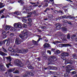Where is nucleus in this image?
Wrapping results in <instances>:
<instances>
[{"label": "nucleus", "instance_id": "f257e3e1", "mask_svg": "<svg viewBox=\"0 0 77 77\" xmlns=\"http://www.w3.org/2000/svg\"><path fill=\"white\" fill-rule=\"evenodd\" d=\"M28 35V31L26 29H24L23 31V33L22 34H20L19 35V36L21 38V39H24V38H26L27 37V35Z\"/></svg>", "mask_w": 77, "mask_h": 77}, {"label": "nucleus", "instance_id": "f03ea898", "mask_svg": "<svg viewBox=\"0 0 77 77\" xmlns=\"http://www.w3.org/2000/svg\"><path fill=\"white\" fill-rule=\"evenodd\" d=\"M14 64L17 66L20 67H23L24 66V65L21 62L20 60H14Z\"/></svg>", "mask_w": 77, "mask_h": 77}, {"label": "nucleus", "instance_id": "7ed1b4c3", "mask_svg": "<svg viewBox=\"0 0 77 77\" xmlns=\"http://www.w3.org/2000/svg\"><path fill=\"white\" fill-rule=\"evenodd\" d=\"M33 70H32L30 72L29 71L27 72L26 73H24L23 74V77H26L29 76V75L31 76H33L34 75L33 73Z\"/></svg>", "mask_w": 77, "mask_h": 77}, {"label": "nucleus", "instance_id": "20e7f679", "mask_svg": "<svg viewBox=\"0 0 77 77\" xmlns=\"http://www.w3.org/2000/svg\"><path fill=\"white\" fill-rule=\"evenodd\" d=\"M57 59L55 56H52L50 58V59L49 60V62L50 63H53V62L54 60H56Z\"/></svg>", "mask_w": 77, "mask_h": 77}, {"label": "nucleus", "instance_id": "39448f33", "mask_svg": "<svg viewBox=\"0 0 77 77\" xmlns=\"http://www.w3.org/2000/svg\"><path fill=\"white\" fill-rule=\"evenodd\" d=\"M14 26L15 28H21V24L20 23H16L14 24Z\"/></svg>", "mask_w": 77, "mask_h": 77}, {"label": "nucleus", "instance_id": "423d86ee", "mask_svg": "<svg viewBox=\"0 0 77 77\" xmlns=\"http://www.w3.org/2000/svg\"><path fill=\"white\" fill-rule=\"evenodd\" d=\"M21 39H20V38H17L15 40V44H17V45H19V44H21Z\"/></svg>", "mask_w": 77, "mask_h": 77}, {"label": "nucleus", "instance_id": "0eeeda50", "mask_svg": "<svg viewBox=\"0 0 77 77\" xmlns=\"http://www.w3.org/2000/svg\"><path fill=\"white\" fill-rule=\"evenodd\" d=\"M26 18H27V17H24L23 18V19L22 20V21L23 23H27L29 26H31V23L28 22L27 23V20Z\"/></svg>", "mask_w": 77, "mask_h": 77}, {"label": "nucleus", "instance_id": "6e6552de", "mask_svg": "<svg viewBox=\"0 0 77 77\" xmlns=\"http://www.w3.org/2000/svg\"><path fill=\"white\" fill-rule=\"evenodd\" d=\"M48 3V1H44L43 2V8L47 7V6H48V3Z\"/></svg>", "mask_w": 77, "mask_h": 77}, {"label": "nucleus", "instance_id": "1a4fd4ad", "mask_svg": "<svg viewBox=\"0 0 77 77\" xmlns=\"http://www.w3.org/2000/svg\"><path fill=\"white\" fill-rule=\"evenodd\" d=\"M70 65H69L67 66V69H66V72H68L69 73V72H70V71H71V70L73 69H69V68H70L71 67H70Z\"/></svg>", "mask_w": 77, "mask_h": 77}, {"label": "nucleus", "instance_id": "9d476101", "mask_svg": "<svg viewBox=\"0 0 77 77\" xmlns=\"http://www.w3.org/2000/svg\"><path fill=\"white\" fill-rule=\"evenodd\" d=\"M68 46H70V45L69 44H60L59 45V47H68Z\"/></svg>", "mask_w": 77, "mask_h": 77}, {"label": "nucleus", "instance_id": "9b49d317", "mask_svg": "<svg viewBox=\"0 0 77 77\" xmlns=\"http://www.w3.org/2000/svg\"><path fill=\"white\" fill-rule=\"evenodd\" d=\"M73 63V61L72 60H65V63L66 64V63H70L71 64Z\"/></svg>", "mask_w": 77, "mask_h": 77}, {"label": "nucleus", "instance_id": "f8f14e48", "mask_svg": "<svg viewBox=\"0 0 77 77\" xmlns=\"http://www.w3.org/2000/svg\"><path fill=\"white\" fill-rule=\"evenodd\" d=\"M61 55L62 56H64V57H66V56H69V53L64 52L61 54Z\"/></svg>", "mask_w": 77, "mask_h": 77}, {"label": "nucleus", "instance_id": "ddd939ff", "mask_svg": "<svg viewBox=\"0 0 77 77\" xmlns=\"http://www.w3.org/2000/svg\"><path fill=\"white\" fill-rule=\"evenodd\" d=\"M6 68L3 66L0 65V71H5Z\"/></svg>", "mask_w": 77, "mask_h": 77}, {"label": "nucleus", "instance_id": "4468645a", "mask_svg": "<svg viewBox=\"0 0 77 77\" xmlns=\"http://www.w3.org/2000/svg\"><path fill=\"white\" fill-rule=\"evenodd\" d=\"M61 26H62V25L60 23H57V24H56V26L57 29H60Z\"/></svg>", "mask_w": 77, "mask_h": 77}, {"label": "nucleus", "instance_id": "2eb2a0df", "mask_svg": "<svg viewBox=\"0 0 77 77\" xmlns=\"http://www.w3.org/2000/svg\"><path fill=\"white\" fill-rule=\"evenodd\" d=\"M62 18H67V17H66V16H61L59 18H56V20L57 21V20H60L62 19Z\"/></svg>", "mask_w": 77, "mask_h": 77}, {"label": "nucleus", "instance_id": "dca6fc26", "mask_svg": "<svg viewBox=\"0 0 77 77\" xmlns=\"http://www.w3.org/2000/svg\"><path fill=\"white\" fill-rule=\"evenodd\" d=\"M11 26L8 25L6 26V27L5 28V30L6 31L8 30H9V29H11Z\"/></svg>", "mask_w": 77, "mask_h": 77}, {"label": "nucleus", "instance_id": "f3484780", "mask_svg": "<svg viewBox=\"0 0 77 77\" xmlns=\"http://www.w3.org/2000/svg\"><path fill=\"white\" fill-rule=\"evenodd\" d=\"M44 46L45 48H46L47 47H50V44L47 43H46L44 45Z\"/></svg>", "mask_w": 77, "mask_h": 77}, {"label": "nucleus", "instance_id": "a211bd4d", "mask_svg": "<svg viewBox=\"0 0 77 77\" xmlns=\"http://www.w3.org/2000/svg\"><path fill=\"white\" fill-rule=\"evenodd\" d=\"M0 54L2 56H6L7 54H6L1 51H0Z\"/></svg>", "mask_w": 77, "mask_h": 77}, {"label": "nucleus", "instance_id": "6ab92c4d", "mask_svg": "<svg viewBox=\"0 0 77 77\" xmlns=\"http://www.w3.org/2000/svg\"><path fill=\"white\" fill-rule=\"evenodd\" d=\"M8 51H11V52H15L14 50L12 48V47H9Z\"/></svg>", "mask_w": 77, "mask_h": 77}, {"label": "nucleus", "instance_id": "aec40b11", "mask_svg": "<svg viewBox=\"0 0 77 77\" xmlns=\"http://www.w3.org/2000/svg\"><path fill=\"white\" fill-rule=\"evenodd\" d=\"M10 45V38H8L7 41L6 45H7V46H8V45Z\"/></svg>", "mask_w": 77, "mask_h": 77}, {"label": "nucleus", "instance_id": "412c9836", "mask_svg": "<svg viewBox=\"0 0 77 77\" xmlns=\"http://www.w3.org/2000/svg\"><path fill=\"white\" fill-rule=\"evenodd\" d=\"M5 58H6V59L7 60L9 61V62H11L12 60L10 56H9L8 57H6Z\"/></svg>", "mask_w": 77, "mask_h": 77}, {"label": "nucleus", "instance_id": "4be33fe9", "mask_svg": "<svg viewBox=\"0 0 77 77\" xmlns=\"http://www.w3.org/2000/svg\"><path fill=\"white\" fill-rule=\"evenodd\" d=\"M10 29H11L10 30V32H14V31L15 30V29L12 26H11Z\"/></svg>", "mask_w": 77, "mask_h": 77}, {"label": "nucleus", "instance_id": "5701e85b", "mask_svg": "<svg viewBox=\"0 0 77 77\" xmlns=\"http://www.w3.org/2000/svg\"><path fill=\"white\" fill-rule=\"evenodd\" d=\"M15 68L12 69H9L8 70V72H12L13 71H15Z\"/></svg>", "mask_w": 77, "mask_h": 77}, {"label": "nucleus", "instance_id": "b1692460", "mask_svg": "<svg viewBox=\"0 0 77 77\" xmlns=\"http://www.w3.org/2000/svg\"><path fill=\"white\" fill-rule=\"evenodd\" d=\"M66 18H68L70 19V20H72L73 18H74L73 17H71L70 16H67V15H66Z\"/></svg>", "mask_w": 77, "mask_h": 77}, {"label": "nucleus", "instance_id": "393cba45", "mask_svg": "<svg viewBox=\"0 0 77 77\" xmlns=\"http://www.w3.org/2000/svg\"><path fill=\"white\" fill-rule=\"evenodd\" d=\"M14 14H16L17 15H19L21 14V13L19 11H16L14 13Z\"/></svg>", "mask_w": 77, "mask_h": 77}, {"label": "nucleus", "instance_id": "a878e982", "mask_svg": "<svg viewBox=\"0 0 77 77\" xmlns=\"http://www.w3.org/2000/svg\"><path fill=\"white\" fill-rule=\"evenodd\" d=\"M57 34L58 35L60 36H62L63 34L61 32H58L57 33Z\"/></svg>", "mask_w": 77, "mask_h": 77}, {"label": "nucleus", "instance_id": "bb28decb", "mask_svg": "<svg viewBox=\"0 0 77 77\" xmlns=\"http://www.w3.org/2000/svg\"><path fill=\"white\" fill-rule=\"evenodd\" d=\"M28 51L27 49H22V53H26Z\"/></svg>", "mask_w": 77, "mask_h": 77}, {"label": "nucleus", "instance_id": "cd10ccee", "mask_svg": "<svg viewBox=\"0 0 77 77\" xmlns=\"http://www.w3.org/2000/svg\"><path fill=\"white\" fill-rule=\"evenodd\" d=\"M32 42L33 44L34 45H38V42L36 41H35L33 40L32 41Z\"/></svg>", "mask_w": 77, "mask_h": 77}, {"label": "nucleus", "instance_id": "c85d7f7f", "mask_svg": "<svg viewBox=\"0 0 77 77\" xmlns=\"http://www.w3.org/2000/svg\"><path fill=\"white\" fill-rule=\"evenodd\" d=\"M28 67L29 69H33V67L32 66H31V65L30 64H28Z\"/></svg>", "mask_w": 77, "mask_h": 77}, {"label": "nucleus", "instance_id": "c756f323", "mask_svg": "<svg viewBox=\"0 0 77 77\" xmlns=\"http://www.w3.org/2000/svg\"><path fill=\"white\" fill-rule=\"evenodd\" d=\"M52 5L53 6H56V7H57V6H58L59 5V4H54V2H52Z\"/></svg>", "mask_w": 77, "mask_h": 77}, {"label": "nucleus", "instance_id": "7c9ffc66", "mask_svg": "<svg viewBox=\"0 0 77 77\" xmlns=\"http://www.w3.org/2000/svg\"><path fill=\"white\" fill-rule=\"evenodd\" d=\"M55 54H60V51L59 50H56V51L55 52Z\"/></svg>", "mask_w": 77, "mask_h": 77}, {"label": "nucleus", "instance_id": "2f4dec72", "mask_svg": "<svg viewBox=\"0 0 77 77\" xmlns=\"http://www.w3.org/2000/svg\"><path fill=\"white\" fill-rule=\"evenodd\" d=\"M3 4L2 3L0 2V8H2L4 7V6L3 5Z\"/></svg>", "mask_w": 77, "mask_h": 77}, {"label": "nucleus", "instance_id": "473e14b6", "mask_svg": "<svg viewBox=\"0 0 77 77\" xmlns=\"http://www.w3.org/2000/svg\"><path fill=\"white\" fill-rule=\"evenodd\" d=\"M76 36V35H72L71 36V39H74V38H75Z\"/></svg>", "mask_w": 77, "mask_h": 77}, {"label": "nucleus", "instance_id": "72a5a7b5", "mask_svg": "<svg viewBox=\"0 0 77 77\" xmlns=\"http://www.w3.org/2000/svg\"><path fill=\"white\" fill-rule=\"evenodd\" d=\"M48 72L50 73L51 72V73H52L53 74H54V75H55V74H57V72H51L50 71H48Z\"/></svg>", "mask_w": 77, "mask_h": 77}, {"label": "nucleus", "instance_id": "f704fd0d", "mask_svg": "<svg viewBox=\"0 0 77 77\" xmlns=\"http://www.w3.org/2000/svg\"><path fill=\"white\" fill-rule=\"evenodd\" d=\"M63 31L65 32V31H67V29L65 27H63L62 28Z\"/></svg>", "mask_w": 77, "mask_h": 77}, {"label": "nucleus", "instance_id": "c9c22d12", "mask_svg": "<svg viewBox=\"0 0 77 77\" xmlns=\"http://www.w3.org/2000/svg\"><path fill=\"white\" fill-rule=\"evenodd\" d=\"M17 52L18 53H22V50H17Z\"/></svg>", "mask_w": 77, "mask_h": 77}, {"label": "nucleus", "instance_id": "e433bc0d", "mask_svg": "<svg viewBox=\"0 0 77 77\" xmlns=\"http://www.w3.org/2000/svg\"><path fill=\"white\" fill-rule=\"evenodd\" d=\"M13 73H14V74H18V73H19V71L17 70H16L14 71V72H13Z\"/></svg>", "mask_w": 77, "mask_h": 77}, {"label": "nucleus", "instance_id": "4c0bfd02", "mask_svg": "<svg viewBox=\"0 0 77 77\" xmlns=\"http://www.w3.org/2000/svg\"><path fill=\"white\" fill-rule=\"evenodd\" d=\"M2 50L5 53H7V50L5 49L3 47H2Z\"/></svg>", "mask_w": 77, "mask_h": 77}, {"label": "nucleus", "instance_id": "58836bf2", "mask_svg": "<svg viewBox=\"0 0 77 77\" xmlns=\"http://www.w3.org/2000/svg\"><path fill=\"white\" fill-rule=\"evenodd\" d=\"M11 63L10 62L9 63L6 64V66L7 68H9V66H11Z\"/></svg>", "mask_w": 77, "mask_h": 77}, {"label": "nucleus", "instance_id": "ea45409f", "mask_svg": "<svg viewBox=\"0 0 77 77\" xmlns=\"http://www.w3.org/2000/svg\"><path fill=\"white\" fill-rule=\"evenodd\" d=\"M5 10V8L3 9L2 10L0 11V14H1L2 13H3L4 11Z\"/></svg>", "mask_w": 77, "mask_h": 77}, {"label": "nucleus", "instance_id": "a19ab883", "mask_svg": "<svg viewBox=\"0 0 77 77\" xmlns=\"http://www.w3.org/2000/svg\"><path fill=\"white\" fill-rule=\"evenodd\" d=\"M2 35H6V32L4 31H2Z\"/></svg>", "mask_w": 77, "mask_h": 77}, {"label": "nucleus", "instance_id": "79ce46f5", "mask_svg": "<svg viewBox=\"0 0 77 77\" xmlns=\"http://www.w3.org/2000/svg\"><path fill=\"white\" fill-rule=\"evenodd\" d=\"M28 20L29 22H30V23H32V19L31 18H29L28 19Z\"/></svg>", "mask_w": 77, "mask_h": 77}, {"label": "nucleus", "instance_id": "37998d69", "mask_svg": "<svg viewBox=\"0 0 77 77\" xmlns=\"http://www.w3.org/2000/svg\"><path fill=\"white\" fill-rule=\"evenodd\" d=\"M67 39H70V34H68L67 36Z\"/></svg>", "mask_w": 77, "mask_h": 77}, {"label": "nucleus", "instance_id": "c03bdc74", "mask_svg": "<svg viewBox=\"0 0 77 77\" xmlns=\"http://www.w3.org/2000/svg\"><path fill=\"white\" fill-rule=\"evenodd\" d=\"M23 26L24 27V28H26V27H27V25L25 23L23 24Z\"/></svg>", "mask_w": 77, "mask_h": 77}, {"label": "nucleus", "instance_id": "a18cd8bd", "mask_svg": "<svg viewBox=\"0 0 77 77\" xmlns=\"http://www.w3.org/2000/svg\"><path fill=\"white\" fill-rule=\"evenodd\" d=\"M72 56L73 58H75V57H77V56L75 54H73L72 55Z\"/></svg>", "mask_w": 77, "mask_h": 77}, {"label": "nucleus", "instance_id": "49530a36", "mask_svg": "<svg viewBox=\"0 0 77 77\" xmlns=\"http://www.w3.org/2000/svg\"><path fill=\"white\" fill-rule=\"evenodd\" d=\"M52 17H53V15L52 14H50V16L49 17V19H51L52 18Z\"/></svg>", "mask_w": 77, "mask_h": 77}, {"label": "nucleus", "instance_id": "de8ad7c7", "mask_svg": "<svg viewBox=\"0 0 77 77\" xmlns=\"http://www.w3.org/2000/svg\"><path fill=\"white\" fill-rule=\"evenodd\" d=\"M41 28L42 29H45L46 28V27L42 26H41Z\"/></svg>", "mask_w": 77, "mask_h": 77}, {"label": "nucleus", "instance_id": "09e8293b", "mask_svg": "<svg viewBox=\"0 0 77 77\" xmlns=\"http://www.w3.org/2000/svg\"><path fill=\"white\" fill-rule=\"evenodd\" d=\"M58 14H63V12H62V11L61 10H60L59 11H58Z\"/></svg>", "mask_w": 77, "mask_h": 77}, {"label": "nucleus", "instance_id": "8fccbe9b", "mask_svg": "<svg viewBox=\"0 0 77 77\" xmlns=\"http://www.w3.org/2000/svg\"><path fill=\"white\" fill-rule=\"evenodd\" d=\"M61 58L63 60H65L66 59V58L64 57H61Z\"/></svg>", "mask_w": 77, "mask_h": 77}, {"label": "nucleus", "instance_id": "3c124183", "mask_svg": "<svg viewBox=\"0 0 77 77\" xmlns=\"http://www.w3.org/2000/svg\"><path fill=\"white\" fill-rule=\"evenodd\" d=\"M62 21L63 23H67V21L64 20H63Z\"/></svg>", "mask_w": 77, "mask_h": 77}, {"label": "nucleus", "instance_id": "603ef678", "mask_svg": "<svg viewBox=\"0 0 77 77\" xmlns=\"http://www.w3.org/2000/svg\"><path fill=\"white\" fill-rule=\"evenodd\" d=\"M54 12L55 14H58L59 11H56V10H55L54 11Z\"/></svg>", "mask_w": 77, "mask_h": 77}, {"label": "nucleus", "instance_id": "864d4df0", "mask_svg": "<svg viewBox=\"0 0 77 77\" xmlns=\"http://www.w3.org/2000/svg\"><path fill=\"white\" fill-rule=\"evenodd\" d=\"M47 52L48 53H49V54H50V55H51V51H49V50H48L47 51Z\"/></svg>", "mask_w": 77, "mask_h": 77}, {"label": "nucleus", "instance_id": "5fc2aeb1", "mask_svg": "<svg viewBox=\"0 0 77 77\" xmlns=\"http://www.w3.org/2000/svg\"><path fill=\"white\" fill-rule=\"evenodd\" d=\"M52 68H53V69H54V70L57 69V67H52Z\"/></svg>", "mask_w": 77, "mask_h": 77}, {"label": "nucleus", "instance_id": "6e6d98bb", "mask_svg": "<svg viewBox=\"0 0 77 77\" xmlns=\"http://www.w3.org/2000/svg\"><path fill=\"white\" fill-rule=\"evenodd\" d=\"M26 13H29V10L28 9H26Z\"/></svg>", "mask_w": 77, "mask_h": 77}, {"label": "nucleus", "instance_id": "4d7b16f0", "mask_svg": "<svg viewBox=\"0 0 77 77\" xmlns=\"http://www.w3.org/2000/svg\"><path fill=\"white\" fill-rule=\"evenodd\" d=\"M71 72L72 74H76V72H75V71H73Z\"/></svg>", "mask_w": 77, "mask_h": 77}, {"label": "nucleus", "instance_id": "13d9d810", "mask_svg": "<svg viewBox=\"0 0 77 77\" xmlns=\"http://www.w3.org/2000/svg\"><path fill=\"white\" fill-rule=\"evenodd\" d=\"M12 9V8L11 7H9L8 8V9L9 11H10V10H11V9Z\"/></svg>", "mask_w": 77, "mask_h": 77}, {"label": "nucleus", "instance_id": "bf43d9fd", "mask_svg": "<svg viewBox=\"0 0 77 77\" xmlns=\"http://www.w3.org/2000/svg\"><path fill=\"white\" fill-rule=\"evenodd\" d=\"M14 35V34L13 33H11L10 34V36L11 37H12V36H13Z\"/></svg>", "mask_w": 77, "mask_h": 77}, {"label": "nucleus", "instance_id": "052dcab7", "mask_svg": "<svg viewBox=\"0 0 77 77\" xmlns=\"http://www.w3.org/2000/svg\"><path fill=\"white\" fill-rule=\"evenodd\" d=\"M41 39L42 40V38H39L38 40L37 41V42H39V41H40V40H41Z\"/></svg>", "mask_w": 77, "mask_h": 77}, {"label": "nucleus", "instance_id": "680f3d73", "mask_svg": "<svg viewBox=\"0 0 77 77\" xmlns=\"http://www.w3.org/2000/svg\"><path fill=\"white\" fill-rule=\"evenodd\" d=\"M64 76L65 77H67L68 76V73H65L64 74Z\"/></svg>", "mask_w": 77, "mask_h": 77}, {"label": "nucleus", "instance_id": "e2e57ef3", "mask_svg": "<svg viewBox=\"0 0 77 77\" xmlns=\"http://www.w3.org/2000/svg\"><path fill=\"white\" fill-rule=\"evenodd\" d=\"M44 57L45 59H47L48 57H47V55H45L44 56Z\"/></svg>", "mask_w": 77, "mask_h": 77}, {"label": "nucleus", "instance_id": "0e129e2a", "mask_svg": "<svg viewBox=\"0 0 77 77\" xmlns=\"http://www.w3.org/2000/svg\"><path fill=\"white\" fill-rule=\"evenodd\" d=\"M6 27V25L5 24H4L2 26V27Z\"/></svg>", "mask_w": 77, "mask_h": 77}, {"label": "nucleus", "instance_id": "69168bd1", "mask_svg": "<svg viewBox=\"0 0 77 77\" xmlns=\"http://www.w3.org/2000/svg\"><path fill=\"white\" fill-rule=\"evenodd\" d=\"M37 59H38V61H40V60H41V58H40L39 57L37 58Z\"/></svg>", "mask_w": 77, "mask_h": 77}, {"label": "nucleus", "instance_id": "338daca9", "mask_svg": "<svg viewBox=\"0 0 77 77\" xmlns=\"http://www.w3.org/2000/svg\"><path fill=\"white\" fill-rule=\"evenodd\" d=\"M22 2V0H19L18 2L19 3H21Z\"/></svg>", "mask_w": 77, "mask_h": 77}, {"label": "nucleus", "instance_id": "774afa93", "mask_svg": "<svg viewBox=\"0 0 77 77\" xmlns=\"http://www.w3.org/2000/svg\"><path fill=\"white\" fill-rule=\"evenodd\" d=\"M55 49L54 48H52L51 49V51H55Z\"/></svg>", "mask_w": 77, "mask_h": 77}]
</instances>
